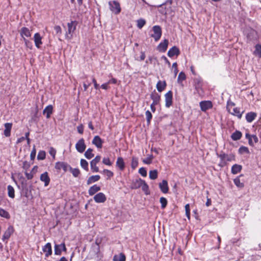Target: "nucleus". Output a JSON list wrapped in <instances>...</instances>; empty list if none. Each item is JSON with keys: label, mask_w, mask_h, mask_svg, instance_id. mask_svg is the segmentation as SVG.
I'll return each instance as SVG.
<instances>
[{"label": "nucleus", "mask_w": 261, "mask_h": 261, "mask_svg": "<svg viewBox=\"0 0 261 261\" xmlns=\"http://www.w3.org/2000/svg\"><path fill=\"white\" fill-rule=\"evenodd\" d=\"M235 104L232 102H228L227 105V110L228 112L237 117L239 118L242 117L243 111H241L240 109L237 107H235Z\"/></svg>", "instance_id": "1"}, {"label": "nucleus", "mask_w": 261, "mask_h": 261, "mask_svg": "<svg viewBox=\"0 0 261 261\" xmlns=\"http://www.w3.org/2000/svg\"><path fill=\"white\" fill-rule=\"evenodd\" d=\"M152 30L153 32L152 34L150 35V36L154 39L155 42L158 41L161 38L162 35V28L160 25H154Z\"/></svg>", "instance_id": "2"}, {"label": "nucleus", "mask_w": 261, "mask_h": 261, "mask_svg": "<svg viewBox=\"0 0 261 261\" xmlns=\"http://www.w3.org/2000/svg\"><path fill=\"white\" fill-rule=\"evenodd\" d=\"M221 159L220 164L222 166L226 164L227 162H231L235 160V156L232 154H227L225 153H222L219 155Z\"/></svg>", "instance_id": "3"}, {"label": "nucleus", "mask_w": 261, "mask_h": 261, "mask_svg": "<svg viewBox=\"0 0 261 261\" xmlns=\"http://www.w3.org/2000/svg\"><path fill=\"white\" fill-rule=\"evenodd\" d=\"M76 23L75 21H71L67 23V31L66 34V38L71 39L72 37V33L76 29Z\"/></svg>", "instance_id": "4"}, {"label": "nucleus", "mask_w": 261, "mask_h": 261, "mask_svg": "<svg viewBox=\"0 0 261 261\" xmlns=\"http://www.w3.org/2000/svg\"><path fill=\"white\" fill-rule=\"evenodd\" d=\"M199 106L202 111L206 112L207 110L212 108L213 103L211 101L204 100L200 102Z\"/></svg>", "instance_id": "5"}, {"label": "nucleus", "mask_w": 261, "mask_h": 261, "mask_svg": "<svg viewBox=\"0 0 261 261\" xmlns=\"http://www.w3.org/2000/svg\"><path fill=\"white\" fill-rule=\"evenodd\" d=\"M165 106L166 108H169L172 105L173 94L171 91H169L165 95Z\"/></svg>", "instance_id": "6"}, {"label": "nucleus", "mask_w": 261, "mask_h": 261, "mask_svg": "<svg viewBox=\"0 0 261 261\" xmlns=\"http://www.w3.org/2000/svg\"><path fill=\"white\" fill-rule=\"evenodd\" d=\"M19 32L23 40H24V38H30L32 35L31 31L27 27H22L21 28Z\"/></svg>", "instance_id": "7"}, {"label": "nucleus", "mask_w": 261, "mask_h": 261, "mask_svg": "<svg viewBox=\"0 0 261 261\" xmlns=\"http://www.w3.org/2000/svg\"><path fill=\"white\" fill-rule=\"evenodd\" d=\"M168 40L166 39H164L163 41L160 42L157 46L158 50L161 53L165 52L168 48Z\"/></svg>", "instance_id": "8"}, {"label": "nucleus", "mask_w": 261, "mask_h": 261, "mask_svg": "<svg viewBox=\"0 0 261 261\" xmlns=\"http://www.w3.org/2000/svg\"><path fill=\"white\" fill-rule=\"evenodd\" d=\"M33 39L35 46L37 48H40L43 42L42 41V37L41 36L39 33H36L34 34Z\"/></svg>", "instance_id": "9"}, {"label": "nucleus", "mask_w": 261, "mask_h": 261, "mask_svg": "<svg viewBox=\"0 0 261 261\" xmlns=\"http://www.w3.org/2000/svg\"><path fill=\"white\" fill-rule=\"evenodd\" d=\"M14 231V227L12 226H9L3 236V240L4 241H7L11 236L13 233Z\"/></svg>", "instance_id": "10"}, {"label": "nucleus", "mask_w": 261, "mask_h": 261, "mask_svg": "<svg viewBox=\"0 0 261 261\" xmlns=\"http://www.w3.org/2000/svg\"><path fill=\"white\" fill-rule=\"evenodd\" d=\"M194 86L195 90L197 92L199 93V90L202 89V80L201 77H198L194 79Z\"/></svg>", "instance_id": "11"}, {"label": "nucleus", "mask_w": 261, "mask_h": 261, "mask_svg": "<svg viewBox=\"0 0 261 261\" xmlns=\"http://www.w3.org/2000/svg\"><path fill=\"white\" fill-rule=\"evenodd\" d=\"M69 167L67 163L62 162H57L55 165V168L59 171L62 169L64 172H66Z\"/></svg>", "instance_id": "12"}, {"label": "nucleus", "mask_w": 261, "mask_h": 261, "mask_svg": "<svg viewBox=\"0 0 261 261\" xmlns=\"http://www.w3.org/2000/svg\"><path fill=\"white\" fill-rule=\"evenodd\" d=\"M93 199L97 203H103L106 201L107 198L103 193L100 192L96 194Z\"/></svg>", "instance_id": "13"}, {"label": "nucleus", "mask_w": 261, "mask_h": 261, "mask_svg": "<svg viewBox=\"0 0 261 261\" xmlns=\"http://www.w3.org/2000/svg\"><path fill=\"white\" fill-rule=\"evenodd\" d=\"M75 147L79 152L81 153L83 152L86 149V145L84 139H80L76 144Z\"/></svg>", "instance_id": "14"}, {"label": "nucleus", "mask_w": 261, "mask_h": 261, "mask_svg": "<svg viewBox=\"0 0 261 261\" xmlns=\"http://www.w3.org/2000/svg\"><path fill=\"white\" fill-rule=\"evenodd\" d=\"M40 179L44 183L45 187L48 186L50 181L48 173L47 172H45L41 174Z\"/></svg>", "instance_id": "15"}, {"label": "nucleus", "mask_w": 261, "mask_h": 261, "mask_svg": "<svg viewBox=\"0 0 261 261\" xmlns=\"http://www.w3.org/2000/svg\"><path fill=\"white\" fill-rule=\"evenodd\" d=\"M66 248L64 243L60 245H56L55 246V253L56 255H61L62 251H66Z\"/></svg>", "instance_id": "16"}, {"label": "nucleus", "mask_w": 261, "mask_h": 261, "mask_svg": "<svg viewBox=\"0 0 261 261\" xmlns=\"http://www.w3.org/2000/svg\"><path fill=\"white\" fill-rule=\"evenodd\" d=\"M159 186L162 193L166 194L168 192L169 187L167 180H163L161 182L159 183Z\"/></svg>", "instance_id": "17"}, {"label": "nucleus", "mask_w": 261, "mask_h": 261, "mask_svg": "<svg viewBox=\"0 0 261 261\" xmlns=\"http://www.w3.org/2000/svg\"><path fill=\"white\" fill-rule=\"evenodd\" d=\"M179 54V49L175 46H173L168 51V56L170 58H172L175 56H178Z\"/></svg>", "instance_id": "18"}, {"label": "nucleus", "mask_w": 261, "mask_h": 261, "mask_svg": "<svg viewBox=\"0 0 261 261\" xmlns=\"http://www.w3.org/2000/svg\"><path fill=\"white\" fill-rule=\"evenodd\" d=\"M246 137L248 140L249 144L251 146H253L254 144L258 142V138L256 135H249L248 133L246 134Z\"/></svg>", "instance_id": "19"}, {"label": "nucleus", "mask_w": 261, "mask_h": 261, "mask_svg": "<svg viewBox=\"0 0 261 261\" xmlns=\"http://www.w3.org/2000/svg\"><path fill=\"white\" fill-rule=\"evenodd\" d=\"M144 180L141 178H137L134 180L130 185V188L133 189H137L141 187Z\"/></svg>", "instance_id": "20"}, {"label": "nucleus", "mask_w": 261, "mask_h": 261, "mask_svg": "<svg viewBox=\"0 0 261 261\" xmlns=\"http://www.w3.org/2000/svg\"><path fill=\"white\" fill-rule=\"evenodd\" d=\"M150 98L152 100L153 105H158L160 103L161 96L158 93L154 92L150 95Z\"/></svg>", "instance_id": "21"}, {"label": "nucleus", "mask_w": 261, "mask_h": 261, "mask_svg": "<svg viewBox=\"0 0 261 261\" xmlns=\"http://www.w3.org/2000/svg\"><path fill=\"white\" fill-rule=\"evenodd\" d=\"M43 251L45 254L46 257H48L52 254L51 244L47 243L43 248Z\"/></svg>", "instance_id": "22"}, {"label": "nucleus", "mask_w": 261, "mask_h": 261, "mask_svg": "<svg viewBox=\"0 0 261 261\" xmlns=\"http://www.w3.org/2000/svg\"><path fill=\"white\" fill-rule=\"evenodd\" d=\"M257 114L255 112H250L246 114V119L248 122H252L256 117Z\"/></svg>", "instance_id": "23"}, {"label": "nucleus", "mask_w": 261, "mask_h": 261, "mask_svg": "<svg viewBox=\"0 0 261 261\" xmlns=\"http://www.w3.org/2000/svg\"><path fill=\"white\" fill-rule=\"evenodd\" d=\"M100 189L101 188L100 186H97V185H94L89 188L88 190L89 194L91 196H92L100 191Z\"/></svg>", "instance_id": "24"}, {"label": "nucleus", "mask_w": 261, "mask_h": 261, "mask_svg": "<svg viewBox=\"0 0 261 261\" xmlns=\"http://www.w3.org/2000/svg\"><path fill=\"white\" fill-rule=\"evenodd\" d=\"M37 166H35L30 172H25V175L28 179H31L33 178L34 174L37 170Z\"/></svg>", "instance_id": "25"}, {"label": "nucleus", "mask_w": 261, "mask_h": 261, "mask_svg": "<svg viewBox=\"0 0 261 261\" xmlns=\"http://www.w3.org/2000/svg\"><path fill=\"white\" fill-rule=\"evenodd\" d=\"M166 86L167 84L165 81H159L156 84V89L159 92H161L166 88Z\"/></svg>", "instance_id": "26"}, {"label": "nucleus", "mask_w": 261, "mask_h": 261, "mask_svg": "<svg viewBox=\"0 0 261 261\" xmlns=\"http://www.w3.org/2000/svg\"><path fill=\"white\" fill-rule=\"evenodd\" d=\"M53 111V107L51 105L47 106L43 110V114L46 115V118H49L50 115L52 114Z\"/></svg>", "instance_id": "27"}, {"label": "nucleus", "mask_w": 261, "mask_h": 261, "mask_svg": "<svg viewBox=\"0 0 261 261\" xmlns=\"http://www.w3.org/2000/svg\"><path fill=\"white\" fill-rule=\"evenodd\" d=\"M186 79V75L184 72H180L177 77V83L181 86H183V81Z\"/></svg>", "instance_id": "28"}, {"label": "nucleus", "mask_w": 261, "mask_h": 261, "mask_svg": "<svg viewBox=\"0 0 261 261\" xmlns=\"http://www.w3.org/2000/svg\"><path fill=\"white\" fill-rule=\"evenodd\" d=\"M242 167L238 164H234L231 167V173L233 174H237L241 172Z\"/></svg>", "instance_id": "29"}, {"label": "nucleus", "mask_w": 261, "mask_h": 261, "mask_svg": "<svg viewBox=\"0 0 261 261\" xmlns=\"http://www.w3.org/2000/svg\"><path fill=\"white\" fill-rule=\"evenodd\" d=\"M100 178V177L98 175H92L90 176L88 180H87V184L90 185L93 182H96L98 180H99Z\"/></svg>", "instance_id": "30"}, {"label": "nucleus", "mask_w": 261, "mask_h": 261, "mask_svg": "<svg viewBox=\"0 0 261 261\" xmlns=\"http://www.w3.org/2000/svg\"><path fill=\"white\" fill-rule=\"evenodd\" d=\"M116 165L121 170H123L124 169L125 164L122 158H118L117 159Z\"/></svg>", "instance_id": "31"}, {"label": "nucleus", "mask_w": 261, "mask_h": 261, "mask_svg": "<svg viewBox=\"0 0 261 261\" xmlns=\"http://www.w3.org/2000/svg\"><path fill=\"white\" fill-rule=\"evenodd\" d=\"M8 196L11 198L15 197V190L12 186L9 185L7 187Z\"/></svg>", "instance_id": "32"}, {"label": "nucleus", "mask_w": 261, "mask_h": 261, "mask_svg": "<svg viewBox=\"0 0 261 261\" xmlns=\"http://www.w3.org/2000/svg\"><path fill=\"white\" fill-rule=\"evenodd\" d=\"M93 143L98 148L101 147L102 141L101 139L98 136H96L94 138L93 140Z\"/></svg>", "instance_id": "33"}, {"label": "nucleus", "mask_w": 261, "mask_h": 261, "mask_svg": "<svg viewBox=\"0 0 261 261\" xmlns=\"http://www.w3.org/2000/svg\"><path fill=\"white\" fill-rule=\"evenodd\" d=\"M142 191L145 193L146 195H149L150 192L149 190V187L145 181L144 180L143 183L142 184L141 187Z\"/></svg>", "instance_id": "34"}, {"label": "nucleus", "mask_w": 261, "mask_h": 261, "mask_svg": "<svg viewBox=\"0 0 261 261\" xmlns=\"http://www.w3.org/2000/svg\"><path fill=\"white\" fill-rule=\"evenodd\" d=\"M146 20L143 18H140L137 20V26L139 29H141L146 24Z\"/></svg>", "instance_id": "35"}, {"label": "nucleus", "mask_w": 261, "mask_h": 261, "mask_svg": "<svg viewBox=\"0 0 261 261\" xmlns=\"http://www.w3.org/2000/svg\"><path fill=\"white\" fill-rule=\"evenodd\" d=\"M254 54L258 57L259 58H261V45L257 44L255 45V49L254 51Z\"/></svg>", "instance_id": "36"}, {"label": "nucleus", "mask_w": 261, "mask_h": 261, "mask_svg": "<svg viewBox=\"0 0 261 261\" xmlns=\"http://www.w3.org/2000/svg\"><path fill=\"white\" fill-rule=\"evenodd\" d=\"M0 216L7 219H9L10 218L9 213L7 211L2 208H0Z\"/></svg>", "instance_id": "37"}, {"label": "nucleus", "mask_w": 261, "mask_h": 261, "mask_svg": "<svg viewBox=\"0 0 261 261\" xmlns=\"http://www.w3.org/2000/svg\"><path fill=\"white\" fill-rule=\"evenodd\" d=\"M158 171L156 170H151L149 173V176L151 179H155L158 177Z\"/></svg>", "instance_id": "38"}, {"label": "nucleus", "mask_w": 261, "mask_h": 261, "mask_svg": "<svg viewBox=\"0 0 261 261\" xmlns=\"http://www.w3.org/2000/svg\"><path fill=\"white\" fill-rule=\"evenodd\" d=\"M126 257L124 253H120L118 255H115V261H125Z\"/></svg>", "instance_id": "39"}, {"label": "nucleus", "mask_w": 261, "mask_h": 261, "mask_svg": "<svg viewBox=\"0 0 261 261\" xmlns=\"http://www.w3.org/2000/svg\"><path fill=\"white\" fill-rule=\"evenodd\" d=\"M231 138L233 140H239L241 137H242V134L241 132H234L232 135H231Z\"/></svg>", "instance_id": "40"}, {"label": "nucleus", "mask_w": 261, "mask_h": 261, "mask_svg": "<svg viewBox=\"0 0 261 261\" xmlns=\"http://www.w3.org/2000/svg\"><path fill=\"white\" fill-rule=\"evenodd\" d=\"M102 173L107 179H110L113 176V173L108 170H103Z\"/></svg>", "instance_id": "41"}, {"label": "nucleus", "mask_w": 261, "mask_h": 261, "mask_svg": "<svg viewBox=\"0 0 261 261\" xmlns=\"http://www.w3.org/2000/svg\"><path fill=\"white\" fill-rule=\"evenodd\" d=\"M239 153L241 154L244 153L249 154V150L247 147L242 146L240 147V148L239 149Z\"/></svg>", "instance_id": "42"}, {"label": "nucleus", "mask_w": 261, "mask_h": 261, "mask_svg": "<svg viewBox=\"0 0 261 261\" xmlns=\"http://www.w3.org/2000/svg\"><path fill=\"white\" fill-rule=\"evenodd\" d=\"M69 168L70 171L72 173V175L75 177H78L80 174V170L77 168H72L70 167H69Z\"/></svg>", "instance_id": "43"}, {"label": "nucleus", "mask_w": 261, "mask_h": 261, "mask_svg": "<svg viewBox=\"0 0 261 261\" xmlns=\"http://www.w3.org/2000/svg\"><path fill=\"white\" fill-rule=\"evenodd\" d=\"M85 155L88 159H90L94 156L93 153V150L91 149H88L85 152Z\"/></svg>", "instance_id": "44"}, {"label": "nucleus", "mask_w": 261, "mask_h": 261, "mask_svg": "<svg viewBox=\"0 0 261 261\" xmlns=\"http://www.w3.org/2000/svg\"><path fill=\"white\" fill-rule=\"evenodd\" d=\"M138 165V159L136 157H133L131 167L133 169H135Z\"/></svg>", "instance_id": "45"}, {"label": "nucleus", "mask_w": 261, "mask_h": 261, "mask_svg": "<svg viewBox=\"0 0 261 261\" xmlns=\"http://www.w3.org/2000/svg\"><path fill=\"white\" fill-rule=\"evenodd\" d=\"M46 153L44 151H40L38 153L37 159L39 160H43L45 159Z\"/></svg>", "instance_id": "46"}, {"label": "nucleus", "mask_w": 261, "mask_h": 261, "mask_svg": "<svg viewBox=\"0 0 261 261\" xmlns=\"http://www.w3.org/2000/svg\"><path fill=\"white\" fill-rule=\"evenodd\" d=\"M81 165L85 170H88V163L85 160L82 159L81 160Z\"/></svg>", "instance_id": "47"}, {"label": "nucleus", "mask_w": 261, "mask_h": 261, "mask_svg": "<svg viewBox=\"0 0 261 261\" xmlns=\"http://www.w3.org/2000/svg\"><path fill=\"white\" fill-rule=\"evenodd\" d=\"M233 182L236 186L239 188H243L244 186V184L240 181V180L238 177L234 179Z\"/></svg>", "instance_id": "48"}, {"label": "nucleus", "mask_w": 261, "mask_h": 261, "mask_svg": "<svg viewBox=\"0 0 261 261\" xmlns=\"http://www.w3.org/2000/svg\"><path fill=\"white\" fill-rule=\"evenodd\" d=\"M96 164H95L93 162H91V163H90L91 169L93 172H97L99 171V168L96 166Z\"/></svg>", "instance_id": "49"}, {"label": "nucleus", "mask_w": 261, "mask_h": 261, "mask_svg": "<svg viewBox=\"0 0 261 261\" xmlns=\"http://www.w3.org/2000/svg\"><path fill=\"white\" fill-rule=\"evenodd\" d=\"M160 203H161V207L162 208H164L166 205H167V199L162 197H161L160 198Z\"/></svg>", "instance_id": "50"}, {"label": "nucleus", "mask_w": 261, "mask_h": 261, "mask_svg": "<svg viewBox=\"0 0 261 261\" xmlns=\"http://www.w3.org/2000/svg\"><path fill=\"white\" fill-rule=\"evenodd\" d=\"M172 67V69L173 70L174 77H176L178 72L177 63L175 62V63H173Z\"/></svg>", "instance_id": "51"}, {"label": "nucleus", "mask_w": 261, "mask_h": 261, "mask_svg": "<svg viewBox=\"0 0 261 261\" xmlns=\"http://www.w3.org/2000/svg\"><path fill=\"white\" fill-rule=\"evenodd\" d=\"M145 116H146V118L147 122L150 123V122L152 118V116L151 112L149 110H147L146 111Z\"/></svg>", "instance_id": "52"}, {"label": "nucleus", "mask_w": 261, "mask_h": 261, "mask_svg": "<svg viewBox=\"0 0 261 261\" xmlns=\"http://www.w3.org/2000/svg\"><path fill=\"white\" fill-rule=\"evenodd\" d=\"M139 173L143 177L147 176V171L144 167H141L139 170Z\"/></svg>", "instance_id": "53"}, {"label": "nucleus", "mask_w": 261, "mask_h": 261, "mask_svg": "<svg viewBox=\"0 0 261 261\" xmlns=\"http://www.w3.org/2000/svg\"><path fill=\"white\" fill-rule=\"evenodd\" d=\"M23 41L24 42L25 45L27 47L30 49H32L33 45L32 42L30 41L27 39L26 38H24V40Z\"/></svg>", "instance_id": "54"}, {"label": "nucleus", "mask_w": 261, "mask_h": 261, "mask_svg": "<svg viewBox=\"0 0 261 261\" xmlns=\"http://www.w3.org/2000/svg\"><path fill=\"white\" fill-rule=\"evenodd\" d=\"M49 153L50 155L52 156L54 159H55L56 154V150L55 148L52 147H50L49 149Z\"/></svg>", "instance_id": "55"}, {"label": "nucleus", "mask_w": 261, "mask_h": 261, "mask_svg": "<svg viewBox=\"0 0 261 261\" xmlns=\"http://www.w3.org/2000/svg\"><path fill=\"white\" fill-rule=\"evenodd\" d=\"M153 159V156L150 155V156L145 159L143 160V162L146 164H150L152 163V160Z\"/></svg>", "instance_id": "56"}, {"label": "nucleus", "mask_w": 261, "mask_h": 261, "mask_svg": "<svg viewBox=\"0 0 261 261\" xmlns=\"http://www.w3.org/2000/svg\"><path fill=\"white\" fill-rule=\"evenodd\" d=\"M121 11V8L119 3L115 2V14H118Z\"/></svg>", "instance_id": "57"}, {"label": "nucleus", "mask_w": 261, "mask_h": 261, "mask_svg": "<svg viewBox=\"0 0 261 261\" xmlns=\"http://www.w3.org/2000/svg\"><path fill=\"white\" fill-rule=\"evenodd\" d=\"M54 30L57 34L61 35L62 34V30L60 26L56 25L54 27Z\"/></svg>", "instance_id": "58"}, {"label": "nucleus", "mask_w": 261, "mask_h": 261, "mask_svg": "<svg viewBox=\"0 0 261 261\" xmlns=\"http://www.w3.org/2000/svg\"><path fill=\"white\" fill-rule=\"evenodd\" d=\"M36 148H35V147L34 146V147L31 151V155H30V157L32 160H34L35 159V156H36Z\"/></svg>", "instance_id": "59"}, {"label": "nucleus", "mask_w": 261, "mask_h": 261, "mask_svg": "<svg viewBox=\"0 0 261 261\" xmlns=\"http://www.w3.org/2000/svg\"><path fill=\"white\" fill-rule=\"evenodd\" d=\"M102 162L106 165L110 166L112 165V163L109 158H104L102 160Z\"/></svg>", "instance_id": "60"}, {"label": "nucleus", "mask_w": 261, "mask_h": 261, "mask_svg": "<svg viewBox=\"0 0 261 261\" xmlns=\"http://www.w3.org/2000/svg\"><path fill=\"white\" fill-rule=\"evenodd\" d=\"M12 124L10 123H7L5 124V130H10L12 128Z\"/></svg>", "instance_id": "61"}, {"label": "nucleus", "mask_w": 261, "mask_h": 261, "mask_svg": "<svg viewBox=\"0 0 261 261\" xmlns=\"http://www.w3.org/2000/svg\"><path fill=\"white\" fill-rule=\"evenodd\" d=\"M161 58L165 61V62L168 65L169 67L170 66L171 63L168 59L165 56H163Z\"/></svg>", "instance_id": "62"}, {"label": "nucleus", "mask_w": 261, "mask_h": 261, "mask_svg": "<svg viewBox=\"0 0 261 261\" xmlns=\"http://www.w3.org/2000/svg\"><path fill=\"white\" fill-rule=\"evenodd\" d=\"M101 158L100 156H96L91 162L95 164H97L100 160Z\"/></svg>", "instance_id": "63"}, {"label": "nucleus", "mask_w": 261, "mask_h": 261, "mask_svg": "<svg viewBox=\"0 0 261 261\" xmlns=\"http://www.w3.org/2000/svg\"><path fill=\"white\" fill-rule=\"evenodd\" d=\"M91 83L89 82H84L83 84V86L84 88V91H86L88 87L90 86Z\"/></svg>", "instance_id": "64"}]
</instances>
